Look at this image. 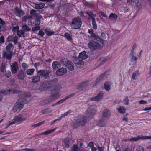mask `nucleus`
Instances as JSON below:
<instances>
[{
    "label": "nucleus",
    "mask_w": 151,
    "mask_h": 151,
    "mask_svg": "<svg viewBox=\"0 0 151 151\" xmlns=\"http://www.w3.org/2000/svg\"><path fill=\"white\" fill-rule=\"evenodd\" d=\"M96 107L95 105L91 106L87 109L86 112V116H76L72 124L74 128H77L81 125H84L87 121V119L91 117L95 113Z\"/></svg>",
    "instance_id": "f257e3e1"
},
{
    "label": "nucleus",
    "mask_w": 151,
    "mask_h": 151,
    "mask_svg": "<svg viewBox=\"0 0 151 151\" xmlns=\"http://www.w3.org/2000/svg\"><path fill=\"white\" fill-rule=\"evenodd\" d=\"M31 96L30 93H25L21 92L20 95V98L17 101L16 104L14 106L13 110L15 113L19 112L23 108L24 104L28 103L30 100L29 97Z\"/></svg>",
    "instance_id": "f03ea898"
},
{
    "label": "nucleus",
    "mask_w": 151,
    "mask_h": 151,
    "mask_svg": "<svg viewBox=\"0 0 151 151\" xmlns=\"http://www.w3.org/2000/svg\"><path fill=\"white\" fill-rule=\"evenodd\" d=\"M104 45L103 40L99 37H97V39L90 41L88 44V47L92 50L101 48Z\"/></svg>",
    "instance_id": "7ed1b4c3"
},
{
    "label": "nucleus",
    "mask_w": 151,
    "mask_h": 151,
    "mask_svg": "<svg viewBox=\"0 0 151 151\" xmlns=\"http://www.w3.org/2000/svg\"><path fill=\"white\" fill-rule=\"evenodd\" d=\"M82 24V22L80 18H74L73 19L70 26L73 29L80 28Z\"/></svg>",
    "instance_id": "20e7f679"
},
{
    "label": "nucleus",
    "mask_w": 151,
    "mask_h": 151,
    "mask_svg": "<svg viewBox=\"0 0 151 151\" xmlns=\"http://www.w3.org/2000/svg\"><path fill=\"white\" fill-rule=\"evenodd\" d=\"M52 72L51 70H40L37 72V73L40 76L43 77L45 79L49 77V75Z\"/></svg>",
    "instance_id": "39448f33"
},
{
    "label": "nucleus",
    "mask_w": 151,
    "mask_h": 151,
    "mask_svg": "<svg viewBox=\"0 0 151 151\" xmlns=\"http://www.w3.org/2000/svg\"><path fill=\"white\" fill-rule=\"evenodd\" d=\"M0 92L2 93L5 95H9L10 93H12L13 94L19 93V97L20 94L21 92H23L25 93H29V92L25 93L24 92L21 91H20L16 89H9L8 90H1V91Z\"/></svg>",
    "instance_id": "423d86ee"
},
{
    "label": "nucleus",
    "mask_w": 151,
    "mask_h": 151,
    "mask_svg": "<svg viewBox=\"0 0 151 151\" xmlns=\"http://www.w3.org/2000/svg\"><path fill=\"white\" fill-rule=\"evenodd\" d=\"M25 120L24 118L22 117L21 115H19L17 116H15L12 120V122H9V126L12 125L14 123L19 124L21 122Z\"/></svg>",
    "instance_id": "0eeeda50"
},
{
    "label": "nucleus",
    "mask_w": 151,
    "mask_h": 151,
    "mask_svg": "<svg viewBox=\"0 0 151 151\" xmlns=\"http://www.w3.org/2000/svg\"><path fill=\"white\" fill-rule=\"evenodd\" d=\"M55 101L51 94L46 97V99L42 101L41 103L42 105H48L52 101Z\"/></svg>",
    "instance_id": "6e6552de"
},
{
    "label": "nucleus",
    "mask_w": 151,
    "mask_h": 151,
    "mask_svg": "<svg viewBox=\"0 0 151 151\" xmlns=\"http://www.w3.org/2000/svg\"><path fill=\"white\" fill-rule=\"evenodd\" d=\"M104 94L102 91H100L99 92L97 95L91 99V101H99L101 99L103 96Z\"/></svg>",
    "instance_id": "1a4fd4ad"
},
{
    "label": "nucleus",
    "mask_w": 151,
    "mask_h": 151,
    "mask_svg": "<svg viewBox=\"0 0 151 151\" xmlns=\"http://www.w3.org/2000/svg\"><path fill=\"white\" fill-rule=\"evenodd\" d=\"M11 70L13 73H16L17 71L19 69L18 64L17 62L14 61L11 65Z\"/></svg>",
    "instance_id": "9d476101"
},
{
    "label": "nucleus",
    "mask_w": 151,
    "mask_h": 151,
    "mask_svg": "<svg viewBox=\"0 0 151 151\" xmlns=\"http://www.w3.org/2000/svg\"><path fill=\"white\" fill-rule=\"evenodd\" d=\"M101 115L103 118L109 119L111 116L110 110L108 109H104L102 111Z\"/></svg>",
    "instance_id": "9b49d317"
},
{
    "label": "nucleus",
    "mask_w": 151,
    "mask_h": 151,
    "mask_svg": "<svg viewBox=\"0 0 151 151\" xmlns=\"http://www.w3.org/2000/svg\"><path fill=\"white\" fill-rule=\"evenodd\" d=\"M67 72V70L65 68H62L58 70L56 72V74L59 76H62L65 74Z\"/></svg>",
    "instance_id": "f8f14e48"
},
{
    "label": "nucleus",
    "mask_w": 151,
    "mask_h": 151,
    "mask_svg": "<svg viewBox=\"0 0 151 151\" xmlns=\"http://www.w3.org/2000/svg\"><path fill=\"white\" fill-rule=\"evenodd\" d=\"M58 82V80L55 78L52 80H45L43 82V84L44 85H54Z\"/></svg>",
    "instance_id": "ddd939ff"
},
{
    "label": "nucleus",
    "mask_w": 151,
    "mask_h": 151,
    "mask_svg": "<svg viewBox=\"0 0 151 151\" xmlns=\"http://www.w3.org/2000/svg\"><path fill=\"white\" fill-rule=\"evenodd\" d=\"M73 58L76 64L80 66L84 65V62L82 60H80L77 57H73Z\"/></svg>",
    "instance_id": "4468645a"
},
{
    "label": "nucleus",
    "mask_w": 151,
    "mask_h": 151,
    "mask_svg": "<svg viewBox=\"0 0 151 151\" xmlns=\"http://www.w3.org/2000/svg\"><path fill=\"white\" fill-rule=\"evenodd\" d=\"M63 144L66 148L69 147L71 145L70 141L68 138H67L64 140Z\"/></svg>",
    "instance_id": "2eb2a0df"
},
{
    "label": "nucleus",
    "mask_w": 151,
    "mask_h": 151,
    "mask_svg": "<svg viewBox=\"0 0 151 151\" xmlns=\"http://www.w3.org/2000/svg\"><path fill=\"white\" fill-rule=\"evenodd\" d=\"M78 57L79 58L83 60L87 59L88 56L86 54V51H83L79 53Z\"/></svg>",
    "instance_id": "dca6fc26"
},
{
    "label": "nucleus",
    "mask_w": 151,
    "mask_h": 151,
    "mask_svg": "<svg viewBox=\"0 0 151 151\" xmlns=\"http://www.w3.org/2000/svg\"><path fill=\"white\" fill-rule=\"evenodd\" d=\"M12 53V52H4L3 53V57L7 59L10 60L11 58Z\"/></svg>",
    "instance_id": "f3484780"
},
{
    "label": "nucleus",
    "mask_w": 151,
    "mask_h": 151,
    "mask_svg": "<svg viewBox=\"0 0 151 151\" xmlns=\"http://www.w3.org/2000/svg\"><path fill=\"white\" fill-rule=\"evenodd\" d=\"M66 66L68 70L70 71H73L74 69V65L70 61H68Z\"/></svg>",
    "instance_id": "a211bd4d"
},
{
    "label": "nucleus",
    "mask_w": 151,
    "mask_h": 151,
    "mask_svg": "<svg viewBox=\"0 0 151 151\" xmlns=\"http://www.w3.org/2000/svg\"><path fill=\"white\" fill-rule=\"evenodd\" d=\"M30 13L32 16L33 17L39 18L41 17V15L40 14L37 13V11L36 10L34 9L31 10L30 12Z\"/></svg>",
    "instance_id": "6ab92c4d"
},
{
    "label": "nucleus",
    "mask_w": 151,
    "mask_h": 151,
    "mask_svg": "<svg viewBox=\"0 0 151 151\" xmlns=\"http://www.w3.org/2000/svg\"><path fill=\"white\" fill-rule=\"evenodd\" d=\"M14 47L12 43H9L7 45L6 47V49L7 52H12Z\"/></svg>",
    "instance_id": "aec40b11"
},
{
    "label": "nucleus",
    "mask_w": 151,
    "mask_h": 151,
    "mask_svg": "<svg viewBox=\"0 0 151 151\" xmlns=\"http://www.w3.org/2000/svg\"><path fill=\"white\" fill-rule=\"evenodd\" d=\"M60 64L57 61H54L52 63V68L54 70H56L57 69L60 67Z\"/></svg>",
    "instance_id": "412c9836"
},
{
    "label": "nucleus",
    "mask_w": 151,
    "mask_h": 151,
    "mask_svg": "<svg viewBox=\"0 0 151 151\" xmlns=\"http://www.w3.org/2000/svg\"><path fill=\"white\" fill-rule=\"evenodd\" d=\"M45 6V4L43 3L39 4H36L35 5L34 8L37 9H40L43 8Z\"/></svg>",
    "instance_id": "4be33fe9"
},
{
    "label": "nucleus",
    "mask_w": 151,
    "mask_h": 151,
    "mask_svg": "<svg viewBox=\"0 0 151 151\" xmlns=\"http://www.w3.org/2000/svg\"><path fill=\"white\" fill-rule=\"evenodd\" d=\"M18 77L19 79H24L25 77V74L23 70H21L19 71L18 73Z\"/></svg>",
    "instance_id": "5701e85b"
},
{
    "label": "nucleus",
    "mask_w": 151,
    "mask_h": 151,
    "mask_svg": "<svg viewBox=\"0 0 151 151\" xmlns=\"http://www.w3.org/2000/svg\"><path fill=\"white\" fill-rule=\"evenodd\" d=\"M32 81L33 83H36L39 81L40 77L38 75L33 76L32 78Z\"/></svg>",
    "instance_id": "b1692460"
},
{
    "label": "nucleus",
    "mask_w": 151,
    "mask_h": 151,
    "mask_svg": "<svg viewBox=\"0 0 151 151\" xmlns=\"http://www.w3.org/2000/svg\"><path fill=\"white\" fill-rule=\"evenodd\" d=\"M106 124L103 118L100 119L99 121L98 125L99 127H103L105 126Z\"/></svg>",
    "instance_id": "393cba45"
},
{
    "label": "nucleus",
    "mask_w": 151,
    "mask_h": 151,
    "mask_svg": "<svg viewBox=\"0 0 151 151\" xmlns=\"http://www.w3.org/2000/svg\"><path fill=\"white\" fill-rule=\"evenodd\" d=\"M45 34L48 36H51L53 35L54 32L49 29H45L44 30Z\"/></svg>",
    "instance_id": "a878e982"
},
{
    "label": "nucleus",
    "mask_w": 151,
    "mask_h": 151,
    "mask_svg": "<svg viewBox=\"0 0 151 151\" xmlns=\"http://www.w3.org/2000/svg\"><path fill=\"white\" fill-rule=\"evenodd\" d=\"M88 32L90 34V36L91 37H93L95 39H97V37H99L97 36L94 33V30L92 29H90L88 30Z\"/></svg>",
    "instance_id": "bb28decb"
},
{
    "label": "nucleus",
    "mask_w": 151,
    "mask_h": 151,
    "mask_svg": "<svg viewBox=\"0 0 151 151\" xmlns=\"http://www.w3.org/2000/svg\"><path fill=\"white\" fill-rule=\"evenodd\" d=\"M52 98L55 100L59 98L60 96V94L59 92H55L51 94Z\"/></svg>",
    "instance_id": "cd10ccee"
},
{
    "label": "nucleus",
    "mask_w": 151,
    "mask_h": 151,
    "mask_svg": "<svg viewBox=\"0 0 151 151\" xmlns=\"http://www.w3.org/2000/svg\"><path fill=\"white\" fill-rule=\"evenodd\" d=\"M57 86H47V89L51 91L58 90L59 88L58 87H57Z\"/></svg>",
    "instance_id": "c85d7f7f"
},
{
    "label": "nucleus",
    "mask_w": 151,
    "mask_h": 151,
    "mask_svg": "<svg viewBox=\"0 0 151 151\" xmlns=\"http://www.w3.org/2000/svg\"><path fill=\"white\" fill-rule=\"evenodd\" d=\"M117 17L116 14H111L109 17V19L111 21H115Z\"/></svg>",
    "instance_id": "c756f323"
},
{
    "label": "nucleus",
    "mask_w": 151,
    "mask_h": 151,
    "mask_svg": "<svg viewBox=\"0 0 151 151\" xmlns=\"http://www.w3.org/2000/svg\"><path fill=\"white\" fill-rule=\"evenodd\" d=\"M71 111L70 110H69L67 112L63 114L61 116L58 118V120H61L63 118L65 117L68 116L71 112Z\"/></svg>",
    "instance_id": "7c9ffc66"
},
{
    "label": "nucleus",
    "mask_w": 151,
    "mask_h": 151,
    "mask_svg": "<svg viewBox=\"0 0 151 151\" xmlns=\"http://www.w3.org/2000/svg\"><path fill=\"white\" fill-rule=\"evenodd\" d=\"M139 74V71L138 70L134 72L132 75V78L134 80H136Z\"/></svg>",
    "instance_id": "2f4dec72"
},
{
    "label": "nucleus",
    "mask_w": 151,
    "mask_h": 151,
    "mask_svg": "<svg viewBox=\"0 0 151 151\" xmlns=\"http://www.w3.org/2000/svg\"><path fill=\"white\" fill-rule=\"evenodd\" d=\"M35 70L34 68H31L27 70L26 73L27 75L32 76L33 75Z\"/></svg>",
    "instance_id": "473e14b6"
},
{
    "label": "nucleus",
    "mask_w": 151,
    "mask_h": 151,
    "mask_svg": "<svg viewBox=\"0 0 151 151\" xmlns=\"http://www.w3.org/2000/svg\"><path fill=\"white\" fill-rule=\"evenodd\" d=\"M118 112L121 114L125 113L126 111V109L125 107L123 106L120 107L117 109Z\"/></svg>",
    "instance_id": "72a5a7b5"
},
{
    "label": "nucleus",
    "mask_w": 151,
    "mask_h": 151,
    "mask_svg": "<svg viewBox=\"0 0 151 151\" xmlns=\"http://www.w3.org/2000/svg\"><path fill=\"white\" fill-rule=\"evenodd\" d=\"M22 29L23 31H31V29L29 28V27L26 24H24L22 26Z\"/></svg>",
    "instance_id": "f704fd0d"
},
{
    "label": "nucleus",
    "mask_w": 151,
    "mask_h": 151,
    "mask_svg": "<svg viewBox=\"0 0 151 151\" xmlns=\"http://www.w3.org/2000/svg\"><path fill=\"white\" fill-rule=\"evenodd\" d=\"M86 13L90 17L89 18L90 19L92 20L93 19H94V17L95 16V15L93 14L92 12L91 11H88Z\"/></svg>",
    "instance_id": "c9c22d12"
},
{
    "label": "nucleus",
    "mask_w": 151,
    "mask_h": 151,
    "mask_svg": "<svg viewBox=\"0 0 151 151\" xmlns=\"http://www.w3.org/2000/svg\"><path fill=\"white\" fill-rule=\"evenodd\" d=\"M29 67L28 65L24 63H22L21 64V68L24 70H26Z\"/></svg>",
    "instance_id": "e433bc0d"
},
{
    "label": "nucleus",
    "mask_w": 151,
    "mask_h": 151,
    "mask_svg": "<svg viewBox=\"0 0 151 151\" xmlns=\"http://www.w3.org/2000/svg\"><path fill=\"white\" fill-rule=\"evenodd\" d=\"M68 61V60L67 59V58L63 59L61 60V64L63 65H65L66 66Z\"/></svg>",
    "instance_id": "4c0bfd02"
},
{
    "label": "nucleus",
    "mask_w": 151,
    "mask_h": 151,
    "mask_svg": "<svg viewBox=\"0 0 151 151\" xmlns=\"http://www.w3.org/2000/svg\"><path fill=\"white\" fill-rule=\"evenodd\" d=\"M80 150L78 146L77 145H74L72 146L71 151H79Z\"/></svg>",
    "instance_id": "58836bf2"
},
{
    "label": "nucleus",
    "mask_w": 151,
    "mask_h": 151,
    "mask_svg": "<svg viewBox=\"0 0 151 151\" xmlns=\"http://www.w3.org/2000/svg\"><path fill=\"white\" fill-rule=\"evenodd\" d=\"M65 37L68 40L71 41L72 40V36H71L70 34L68 33H65L64 34Z\"/></svg>",
    "instance_id": "ea45409f"
},
{
    "label": "nucleus",
    "mask_w": 151,
    "mask_h": 151,
    "mask_svg": "<svg viewBox=\"0 0 151 151\" xmlns=\"http://www.w3.org/2000/svg\"><path fill=\"white\" fill-rule=\"evenodd\" d=\"M56 129V128H55L53 129L47 130L45 132V135H47L49 134H50L52 133L54 131H55Z\"/></svg>",
    "instance_id": "a19ab883"
},
{
    "label": "nucleus",
    "mask_w": 151,
    "mask_h": 151,
    "mask_svg": "<svg viewBox=\"0 0 151 151\" xmlns=\"http://www.w3.org/2000/svg\"><path fill=\"white\" fill-rule=\"evenodd\" d=\"M47 89V86H40L39 90L41 91H44Z\"/></svg>",
    "instance_id": "79ce46f5"
},
{
    "label": "nucleus",
    "mask_w": 151,
    "mask_h": 151,
    "mask_svg": "<svg viewBox=\"0 0 151 151\" xmlns=\"http://www.w3.org/2000/svg\"><path fill=\"white\" fill-rule=\"evenodd\" d=\"M33 23L35 25L39 26L40 23V20L39 19L36 18L33 22Z\"/></svg>",
    "instance_id": "37998d69"
},
{
    "label": "nucleus",
    "mask_w": 151,
    "mask_h": 151,
    "mask_svg": "<svg viewBox=\"0 0 151 151\" xmlns=\"http://www.w3.org/2000/svg\"><path fill=\"white\" fill-rule=\"evenodd\" d=\"M140 139L139 136H137V137H132L130 139H129L130 141H137Z\"/></svg>",
    "instance_id": "c03bdc74"
},
{
    "label": "nucleus",
    "mask_w": 151,
    "mask_h": 151,
    "mask_svg": "<svg viewBox=\"0 0 151 151\" xmlns=\"http://www.w3.org/2000/svg\"><path fill=\"white\" fill-rule=\"evenodd\" d=\"M140 139L142 140H145L147 139H151V136H142L141 137H139Z\"/></svg>",
    "instance_id": "a18cd8bd"
},
{
    "label": "nucleus",
    "mask_w": 151,
    "mask_h": 151,
    "mask_svg": "<svg viewBox=\"0 0 151 151\" xmlns=\"http://www.w3.org/2000/svg\"><path fill=\"white\" fill-rule=\"evenodd\" d=\"M92 21L93 27L94 29H97V25H96L95 19H93L92 20Z\"/></svg>",
    "instance_id": "49530a36"
},
{
    "label": "nucleus",
    "mask_w": 151,
    "mask_h": 151,
    "mask_svg": "<svg viewBox=\"0 0 151 151\" xmlns=\"http://www.w3.org/2000/svg\"><path fill=\"white\" fill-rule=\"evenodd\" d=\"M40 29V27L39 26L33 27L32 28V31H36L39 30Z\"/></svg>",
    "instance_id": "de8ad7c7"
},
{
    "label": "nucleus",
    "mask_w": 151,
    "mask_h": 151,
    "mask_svg": "<svg viewBox=\"0 0 151 151\" xmlns=\"http://www.w3.org/2000/svg\"><path fill=\"white\" fill-rule=\"evenodd\" d=\"M135 1V0H127V4L129 5H132L134 3Z\"/></svg>",
    "instance_id": "09e8293b"
},
{
    "label": "nucleus",
    "mask_w": 151,
    "mask_h": 151,
    "mask_svg": "<svg viewBox=\"0 0 151 151\" xmlns=\"http://www.w3.org/2000/svg\"><path fill=\"white\" fill-rule=\"evenodd\" d=\"M49 111H50V109L49 108H46L42 110L41 112L42 114H45L49 113Z\"/></svg>",
    "instance_id": "8fccbe9b"
},
{
    "label": "nucleus",
    "mask_w": 151,
    "mask_h": 151,
    "mask_svg": "<svg viewBox=\"0 0 151 151\" xmlns=\"http://www.w3.org/2000/svg\"><path fill=\"white\" fill-rule=\"evenodd\" d=\"M104 78V76L103 75H101L97 79L96 81L97 82H100L103 80Z\"/></svg>",
    "instance_id": "3c124183"
},
{
    "label": "nucleus",
    "mask_w": 151,
    "mask_h": 151,
    "mask_svg": "<svg viewBox=\"0 0 151 151\" xmlns=\"http://www.w3.org/2000/svg\"><path fill=\"white\" fill-rule=\"evenodd\" d=\"M66 100L65 99V98H64L58 101L57 102L55 103V104H61L63 103L64 101H65Z\"/></svg>",
    "instance_id": "603ef678"
},
{
    "label": "nucleus",
    "mask_w": 151,
    "mask_h": 151,
    "mask_svg": "<svg viewBox=\"0 0 151 151\" xmlns=\"http://www.w3.org/2000/svg\"><path fill=\"white\" fill-rule=\"evenodd\" d=\"M90 82V81H89L86 80L82 82L81 83V85H83L91 84Z\"/></svg>",
    "instance_id": "864d4df0"
},
{
    "label": "nucleus",
    "mask_w": 151,
    "mask_h": 151,
    "mask_svg": "<svg viewBox=\"0 0 151 151\" xmlns=\"http://www.w3.org/2000/svg\"><path fill=\"white\" fill-rule=\"evenodd\" d=\"M17 13L19 16L22 15L24 14V13L22 11H20L19 10H17Z\"/></svg>",
    "instance_id": "5fc2aeb1"
},
{
    "label": "nucleus",
    "mask_w": 151,
    "mask_h": 151,
    "mask_svg": "<svg viewBox=\"0 0 151 151\" xmlns=\"http://www.w3.org/2000/svg\"><path fill=\"white\" fill-rule=\"evenodd\" d=\"M13 38V36L12 35L9 36L6 39V41L9 42L12 40Z\"/></svg>",
    "instance_id": "6e6d98bb"
},
{
    "label": "nucleus",
    "mask_w": 151,
    "mask_h": 151,
    "mask_svg": "<svg viewBox=\"0 0 151 151\" xmlns=\"http://www.w3.org/2000/svg\"><path fill=\"white\" fill-rule=\"evenodd\" d=\"M129 99L127 96H126L125 97L124 99V101L125 102V104L127 105L129 104Z\"/></svg>",
    "instance_id": "4d7b16f0"
},
{
    "label": "nucleus",
    "mask_w": 151,
    "mask_h": 151,
    "mask_svg": "<svg viewBox=\"0 0 151 151\" xmlns=\"http://www.w3.org/2000/svg\"><path fill=\"white\" fill-rule=\"evenodd\" d=\"M18 39V37L17 36L13 37V42L14 44H16L17 42Z\"/></svg>",
    "instance_id": "13d9d810"
},
{
    "label": "nucleus",
    "mask_w": 151,
    "mask_h": 151,
    "mask_svg": "<svg viewBox=\"0 0 151 151\" xmlns=\"http://www.w3.org/2000/svg\"><path fill=\"white\" fill-rule=\"evenodd\" d=\"M24 33V31H18V32H17V35H18V36H19V37H21V35L23 34Z\"/></svg>",
    "instance_id": "bf43d9fd"
},
{
    "label": "nucleus",
    "mask_w": 151,
    "mask_h": 151,
    "mask_svg": "<svg viewBox=\"0 0 151 151\" xmlns=\"http://www.w3.org/2000/svg\"><path fill=\"white\" fill-rule=\"evenodd\" d=\"M137 57L134 55H132L131 58V60L132 62L134 61L137 60Z\"/></svg>",
    "instance_id": "052dcab7"
},
{
    "label": "nucleus",
    "mask_w": 151,
    "mask_h": 151,
    "mask_svg": "<svg viewBox=\"0 0 151 151\" xmlns=\"http://www.w3.org/2000/svg\"><path fill=\"white\" fill-rule=\"evenodd\" d=\"M45 35L44 32L42 30H40L39 32L38 35L41 37H43Z\"/></svg>",
    "instance_id": "680f3d73"
},
{
    "label": "nucleus",
    "mask_w": 151,
    "mask_h": 151,
    "mask_svg": "<svg viewBox=\"0 0 151 151\" xmlns=\"http://www.w3.org/2000/svg\"><path fill=\"white\" fill-rule=\"evenodd\" d=\"M4 38L3 36H1L0 37V43H4Z\"/></svg>",
    "instance_id": "e2e57ef3"
},
{
    "label": "nucleus",
    "mask_w": 151,
    "mask_h": 151,
    "mask_svg": "<svg viewBox=\"0 0 151 151\" xmlns=\"http://www.w3.org/2000/svg\"><path fill=\"white\" fill-rule=\"evenodd\" d=\"M88 146L90 148H91L94 146L93 142H90L88 144Z\"/></svg>",
    "instance_id": "0e129e2a"
},
{
    "label": "nucleus",
    "mask_w": 151,
    "mask_h": 151,
    "mask_svg": "<svg viewBox=\"0 0 151 151\" xmlns=\"http://www.w3.org/2000/svg\"><path fill=\"white\" fill-rule=\"evenodd\" d=\"M86 5L88 7H91L93 6V4L92 2L86 3Z\"/></svg>",
    "instance_id": "69168bd1"
},
{
    "label": "nucleus",
    "mask_w": 151,
    "mask_h": 151,
    "mask_svg": "<svg viewBox=\"0 0 151 151\" xmlns=\"http://www.w3.org/2000/svg\"><path fill=\"white\" fill-rule=\"evenodd\" d=\"M112 84V82L110 81L107 80L105 82L104 85H111Z\"/></svg>",
    "instance_id": "338daca9"
},
{
    "label": "nucleus",
    "mask_w": 151,
    "mask_h": 151,
    "mask_svg": "<svg viewBox=\"0 0 151 151\" xmlns=\"http://www.w3.org/2000/svg\"><path fill=\"white\" fill-rule=\"evenodd\" d=\"M83 86H78L77 89L79 91H81L83 89Z\"/></svg>",
    "instance_id": "774afa93"
}]
</instances>
